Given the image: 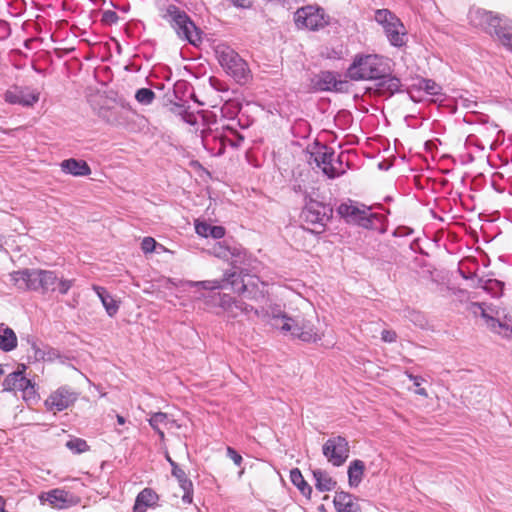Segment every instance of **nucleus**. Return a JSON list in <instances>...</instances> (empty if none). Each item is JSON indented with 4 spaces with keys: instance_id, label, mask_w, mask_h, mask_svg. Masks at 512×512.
Masks as SVG:
<instances>
[{
    "instance_id": "3",
    "label": "nucleus",
    "mask_w": 512,
    "mask_h": 512,
    "mask_svg": "<svg viewBox=\"0 0 512 512\" xmlns=\"http://www.w3.org/2000/svg\"><path fill=\"white\" fill-rule=\"evenodd\" d=\"M266 315L270 317L271 325L282 331L290 333L294 338L303 342H317L321 339L314 325L303 318L288 316L279 306L271 307Z\"/></svg>"
},
{
    "instance_id": "29",
    "label": "nucleus",
    "mask_w": 512,
    "mask_h": 512,
    "mask_svg": "<svg viewBox=\"0 0 512 512\" xmlns=\"http://www.w3.org/2000/svg\"><path fill=\"white\" fill-rule=\"evenodd\" d=\"M365 471V463L362 460L355 459L350 462L347 470L348 484L351 488H356L362 482Z\"/></svg>"
},
{
    "instance_id": "5",
    "label": "nucleus",
    "mask_w": 512,
    "mask_h": 512,
    "mask_svg": "<svg viewBox=\"0 0 512 512\" xmlns=\"http://www.w3.org/2000/svg\"><path fill=\"white\" fill-rule=\"evenodd\" d=\"M219 64L238 84H246L251 78L247 62L230 46L219 43L214 48Z\"/></svg>"
},
{
    "instance_id": "9",
    "label": "nucleus",
    "mask_w": 512,
    "mask_h": 512,
    "mask_svg": "<svg viewBox=\"0 0 512 512\" xmlns=\"http://www.w3.org/2000/svg\"><path fill=\"white\" fill-rule=\"evenodd\" d=\"M294 22L299 29L319 31L329 24L330 17L322 7L307 5L297 9Z\"/></svg>"
},
{
    "instance_id": "47",
    "label": "nucleus",
    "mask_w": 512,
    "mask_h": 512,
    "mask_svg": "<svg viewBox=\"0 0 512 512\" xmlns=\"http://www.w3.org/2000/svg\"><path fill=\"white\" fill-rule=\"evenodd\" d=\"M183 490L184 494L182 496V501L185 504H191L193 500V483L190 482V486L186 488V486H180Z\"/></svg>"
},
{
    "instance_id": "31",
    "label": "nucleus",
    "mask_w": 512,
    "mask_h": 512,
    "mask_svg": "<svg viewBox=\"0 0 512 512\" xmlns=\"http://www.w3.org/2000/svg\"><path fill=\"white\" fill-rule=\"evenodd\" d=\"M412 90L424 91L431 96L442 95V87L432 79L420 78L418 82L413 84Z\"/></svg>"
},
{
    "instance_id": "51",
    "label": "nucleus",
    "mask_w": 512,
    "mask_h": 512,
    "mask_svg": "<svg viewBox=\"0 0 512 512\" xmlns=\"http://www.w3.org/2000/svg\"><path fill=\"white\" fill-rule=\"evenodd\" d=\"M239 110H240V108L238 106L232 107L231 105L226 104L222 108V113L224 115L229 116L233 120L234 115L237 114L239 112Z\"/></svg>"
},
{
    "instance_id": "38",
    "label": "nucleus",
    "mask_w": 512,
    "mask_h": 512,
    "mask_svg": "<svg viewBox=\"0 0 512 512\" xmlns=\"http://www.w3.org/2000/svg\"><path fill=\"white\" fill-rule=\"evenodd\" d=\"M149 425L153 430H158L161 425L166 426L169 422L168 415L164 412H156L148 419Z\"/></svg>"
},
{
    "instance_id": "14",
    "label": "nucleus",
    "mask_w": 512,
    "mask_h": 512,
    "mask_svg": "<svg viewBox=\"0 0 512 512\" xmlns=\"http://www.w3.org/2000/svg\"><path fill=\"white\" fill-rule=\"evenodd\" d=\"M210 139H218L220 143L219 152L222 153L224 147L228 144L233 148H238L242 145L245 137L241 134L232 124L222 127L221 132L213 134L212 132L205 133L203 135L204 145H208Z\"/></svg>"
},
{
    "instance_id": "4",
    "label": "nucleus",
    "mask_w": 512,
    "mask_h": 512,
    "mask_svg": "<svg viewBox=\"0 0 512 512\" xmlns=\"http://www.w3.org/2000/svg\"><path fill=\"white\" fill-rule=\"evenodd\" d=\"M10 280L22 291H56L58 277L54 271L25 268L10 273Z\"/></svg>"
},
{
    "instance_id": "62",
    "label": "nucleus",
    "mask_w": 512,
    "mask_h": 512,
    "mask_svg": "<svg viewBox=\"0 0 512 512\" xmlns=\"http://www.w3.org/2000/svg\"><path fill=\"white\" fill-rule=\"evenodd\" d=\"M8 512V511H7Z\"/></svg>"
},
{
    "instance_id": "19",
    "label": "nucleus",
    "mask_w": 512,
    "mask_h": 512,
    "mask_svg": "<svg viewBox=\"0 0 512 512\" xmlns=\"http://www.w3.org/2000/svg\"><path fill=\"white\" fill-rule=\"evenodd\" d=\"M375 81V90L382 96L392 97L403 91L401 79L392 74L391 68L388 73H384L380 78H376Z\"/></svg>"
},
{
    "instance_id": "56",
    "label": "nucleus",
    "mask_w": 512,
    "mask_h": 512,
    "mask_svg": "<svg viewBox=\"0 0 512 512\" xmlns=\"http://www.w3.org/2000/svg\"><path fill=\"white\" fill-rule=\"evenodd\" d=\"M4 239H5V237L2 234H0V252H4L5 254H9L8 250L3 245Z\"/></svg>"
},
{
    "instance_id": "13",
    "label": "nucleus",
    "mask_w": 512,
    "mask_h": 512,
    "mask_svg": "<svg viewBox=\"0 0 512 512\" xmlns=\"http://www.w3.org/2000/svg\"><path fill=\"white\" fill-rule=\"evenodd\" d=\"M219 307L229 318H237L241 315H249L253 312L260 317V311L242 300L235 299L228 294H217Z\"/></svg>"
},
{
    "instance_id": "21",
    "label": "nucleus",
    "mask_w": 512,
    "mask_h": 512,
    "mask_svg": "<svg viewBox=\"0 0 512 512\" xmlns=\"http://www.w3.org/2000/svg\"><path fill=\"white\" fill-rule=\"evenodd\" d=\"M333 504L337 512H362L356 497L345 491L336 492Z\"/></svg>"
},
{
    "instance_id": "43",
    "label": "nucleus",
    "mask_w": 512,
    "mask_h": 512,
    "mask_svg": "<svg viewBox=\"0 0 512 512\" xmlns=\"http://www.w3.org/2000/svg\"><path fill=\"white\" fill-rule=\"evenodd\" d=\"M156 241L152 237H145L141 243V249L144 253H151L155 250Z\"/></svg>"
},
{
    "instance_id": "35",
    "label": "nucleus",
    "mask_w": 512,
    "mask_h": 512,
    "mask_svg": "<svg viewBox=\"0 0 512 512\" xmlns=\"http://www.w3.org/2000/svg\"><path fill=\"white\" fill-rule=\"evenodd\" d=\"M157 499L158 496L152 489L145 488L138 494L135 503L143 505L147 508L152 506Z\"/></svg>"
},
{
    "instance_id": "40",
    "label": "nucleus",
    "mask_w": 512,
    "mask_h": 512,
    "mask_svg": "<svg viewBox=\"0 0 512 512\" xmlns=\"http://www.w3.org/2000/svg\"><path fill=\"white\" fill-rule=\"evenodd\" d=\"M405 375L408 377L410 381L413 382L414 386L417 387V389L415 390L416 394L424 397L428 396L426 389L421 387V384L424 381V379L421 376H416L410 373L409 371H405Z\"/></svg>"
},
{
    "instance_id": "10",
    "label": "nucleus",
    "mask_w": 512,
    "mask_h": 512,
    "mask_svg": "<svg viewBox=\"0 0 512 512\" xmlns=\"http://www.w3.org/2000/svg\"><path fill=\"white\" fill-rule=\"evenodd\" d=\"M322 453L330 464L334 467H340L349 457V443L347 439L341 435L330 437L323 444Z\"/></svg>"
},
{
    "instance_id": "49",
    "label": "nucleus",
    "mask_w": 512,
    "mask_h": 512,
    "mask_svg": "<svg viewBox=\"0 0 512 512\" xmlns=\"http://www.w3.org/2000/svg\"><path fill=\"white\" fill-rule=\"evenodd\" d=\"M93 290L99 297L101 303H103L105 300H107L108 295L110 294L104 287L93 285Z\"/></svg>"
},
{
    "instance_id": "36",
    "label": "nucleus",
    "mask_w": 512,
    "mask_h": 512,
    "mask_svg": "<svg viewBox=\"0 0 512 512\" xmlns=\"http://www.w3.org/2000/svg\"><path fill=\"white\" fill-rule=\"evenodd\" d=\"M66 447L74 454H81L89 449L87 442L81 438H72L66 442Z\"/></svg>"
},
{
    "instance_id": "54",
    "label": "nucleus",
    "mask_w": 512,
    "mask_h": 512,
    "mask_svg": "<svg viewBox=\"0 0 512 512\" xmlns=\"http://www.w3.org/2000/svg\"><path fill=\"white\" fill-rule=\"evenodd\" d=\"M27 342L30 344L31 350L33 353L36 351L37 348H40L37 341L33 337H28Z\"/></svg>"
},
{
    "instance_id": "55",
    "label": "nucleus",
    "mask_w": 512,
    "mask_h": 512,
    "mask_svg": "<svg viewBox=\"0 0 512 512\" xmlns=\"http://www.w3.org/2000/svg\"><path fill=\"white\" fill-rule=\"evenodd\" d=\"M133 512H146V507H144L143 505L135 503L134 507H133Z\"/></svg>"
},
{
    "instance_id": "33",
    "label": "nucleus",
    "mask_w": 512,
    "mask_h": 512,
    "mask_svg": "<svg viewBox=\"0 0 512 512\" xmlns=\"http://www.w3.org/2000/svg\"><path fill=\"white\" fill-rule=\"evenodd\" d=\"M375 21L382 26L385 30L390 27L393 22L400 20L394 13H392L389 9H378L375 11Z\"/></svg>"
},
{
    "instance_id": "11",
    "label": "nucleus",
    "mask_w": 512,
    "mask_h": 512,
    "mask_svg": "<svg viewBox=\"0 0 512 512\" xmlns=\"http://www.w3.org/2000/svg\"><path fill=\"white\" fill-rule=\"evenodd\" d=\"M469 23L477 28L483 29L485 32L493 36L503 23L505 16L493 14L481 8H471L468 13Z\"/></svg>"
},
{
    "instance_id": "60",
    "label": "nucleus",
    "mask_w": 512,
    "mask_h": 512,
    "mask_svg": "<svg viewBox=\"0 0 512 512\" xmlns=\"http://www.w3.org/2000/svg\"><path fill=\"white\" fill-rule=\"evenodd\" d=\"M154 431L158 434V436L160 437V439H164L165 434H164L163 430H161L160 428H158V430H154Z\"/></svg>"
},
{
    "instance_id": "41",
    "label": "nucleus",
    "mask_w": 512,
    "mask_h": 512,
    "mask_svg": "<svg viewBox=\"0 0 512 512\" xmlns=\"http://www.w3.org/2000/svg\"><path fill=\"white\" fill-rule=\"evenodd\" d=\"M102 305L110 317L115 316L119 310V302L116 301L111 294L108 295L107 300H105Z\"/></svg>"
},
{
    "instance_id": "58",
    "label": "nucleus",
    "mask_w": 512,
    "mask_h": 512,
    "mask_svg": "<svg viewBox=\"0 0 512 512\" xmlns=\"http://www.w3.org/2000/svg\"><path fill=\"white\" fill-rule=\"evenodd\" d=\"M460 273H461V276L464 278V279H472L474 277V274L472 273H464L460 270Z\"/></svg>"
},
{
    "instance_id": "32",
    "label": "nucleus",
    "mask_w": 512,
    "mask_h": 512,
    "mask_svg": "<svg viewBox=\"0 0 512 512\" xmlns=\"http://www.w3.org/2000/svg\"><path fill=\"white\" fill-rule=\"evenodd\" d=\"M290 480L295 485L301 494L307 498L311 497L312 487L306 482L301 471L298 468H293L290 471Z\"/></svg>"
},
{
    "instance_id": "1",
    "label": "nucleus",
    "mask_w": 512,
    "mask_h": 512,
    "mask_svg": "<svg viewBox=\"0 0 512 512\" xmlns=\"http://www.w3.org/2000/svg\"><path fill=\"white\" fill-rule=\"evenodd\" d=\"M240 273L237 272H226L224 278L221 280H205V281H191V280H180L179 286L183 289L188 288H199L203 290L215 291L218 289L225 288V284H229L234 291L242 294L245 298L251 300H258L264 297V286L258 276L249 275L244 273V270L240 267Z\"/></svg>"
},
{
    "instance_id": "44",
    "label": "nucleus",
    "mask_w": 512,
    "mask_h": 512,
    "mask_svg": "<svg viewBox=\"0 0 512 512\" xmlns=\"http://www.w3.org/2000/svg\"><path fill=\"white\" fill-rule=\"evenodd\" d=\"M74 283V280H60V281H57V284H56V290H58V292L62 295H65L68 293V291L70 290V288L72 287Z\"/></svg>"
},
{
    "instance_id": "46",
    "label": "nucleus",
    "mask_w": 512,
    "mask_h": 512,
    "mask_svg": "<svg viewBox=\"0 0 512 512\" xmlns=\"http://www.w3.org/2000/svg\"><path fill=\"white\" fill-rule=\"evenodd\" d=\"M227 456L234 462L236 466H241L243 462L242 456L232 447L228 446L227 449Z\"/></svg>"
},
{
    "instance_id": "50",
    "label": "nucleus",
    "mask_w": 512,
    "mask_h": 512,
    "mask_svg": "<svg viewBox=\"0 0 512 512\" xmlns=\"http://www.w3.org/2000/svg\"><path fill=\"white\" fill-rule=\"evenodd\" d=\"M233 6L237 8L248 9L253 5L252 0H228Z\"/></svg>"
},
{
    "instance_id": "12",
    "label": "nucleus",
    "mask_w": 512,
    "mask_h": 512,
    "mask_svg": "<svg viewBox=\"0 0 512 512\" xmlns=\"http://www.w3.org/2000/svg\"><path fill=\"white\" fill-rule=\"evenodd\" d=\"M40 93L29 86L13 85L4 94V100L12 105L32 107L39 101Z\"/></svg>"
},
{
    "instance_id": "8",
    "label": "nucleus",
    "mask_w": 512,
    "mask_h": 512,
    "mask_svg": "<svg viewBox=\"0 0 512 512\" xmlns=\"http://www.w3.org/2000/svg\"><path fill=\"white\" fill-rule=\"evenodd\" d=\"M370 210L369 207L352 201L341 203L337 208L338 214L348 222H354L365 229H376L377 225L382 223L383 218Z\"/></svg>"
},
{
    "instance_id": "34",
    "label": "nucleus",
    "mask_w": 512,
    "mask_h": 512,
    "mask_svg": "<svg viewBox=\"0 0 512 512\" xmlns=\"http://www.w3.org/2000/svg\"><path fill=\"white\" fill-rule=\"evenodd\" d=\"M166 459L172 468V475L178 480L179 486H190L191 480L187 477L185 471L167 454Z\"/></svg>"
},
{
    "instance_id": "27",
    "label": "nucleus",
    "mask_w": 512,
    "mask_h": 512,
    "mask_svg": "<svg viewBox=\"0 0 512 512\" xmlns=\"http://www.w3.org/2000/svg\"><path fill=\"white\" fill-rule=\"evenodd\" d=\"M18 338L14 330L4 323L0 324V350L3 352H11L16 349Z\"/></svg>"
},
{
    "instance_id": "48",
    "label": "nucleus",
    "mask_w": 512,
    "mask_h": 512,
    "mask_svg": "<svg viewBox=\"0 0 512 512\" xmlns=\"http://www.w3.org/2000/svg\"><path fill=\"white\" fill-rule=\"evenodd\" d=\"M397 338L396 332L392 330H383L381 333V339L386 343L395 342Z\"/></svg>"
},
{
    "instance_id": "30",
    "label": "nucleus",
    "mask_w": 512,
    "mask_h": 512,
    "mask_svg": "<svg viewBox=\"0 0 512 512\" xmlns=\"http://www.w3.org/2000/svg\"><path fill=\"white\" fill-rule=\"evenodd\" d=\"M493 35L507 50L512 52V21L506 17Z\"/></svg>"
},
{
    "instance_id": "18",
    "label": "nucleus",
    "mask_w": 512,
    "mask_h": 512,
    "mask_svg": "<svg viewBox=\"0 0 512 512\" xmlns=\"http://www.w3.org/2000/svg\"><path fill=\"white\" fill-rule=\"evenodd\" d=\"M314 161L320 167L325 175L330 179L339 177L344 171H339L334 165L335 152L332 148L325 145L321 146L314 154Z\"/></svg>"
},
{
    "instance_id": "61",
    "label": "nucleus",
    "mask_w": 512,
    "mask_h": 512,
    "mask_svg": "<svg viewBox=\"0 0 512 512\" xmlns=\"http://www.w3.org/2000/svg\"><path fill=\"white\" fill-rule=\"evenodd\" d=\"M4 374V369L3 367L0 365V375H3Z\"/></svg>"
},
{
    "instance_id": "23",
    "label": "nucleus",
    "mask_w": 512,
    "mask_h": 512,
    "mask_svg": "<svg viewBox=\"0 0 512 512\" xmlns=\"http://www.w3.org/2000/svg\"><path fill=\"white\" fill-rule=\"evenodd\" d=\"M385 35L389 41V43L394 47H402L406 45L407 42V32L405 26L398 20L393 22L390 27L384 30Z\"/></svg>"
},
{
    "instance_id": "26",
    "label": "nucleus",
    "mask_w": 512,
    "mask_h": 512,
    "mask_svg": "<svg viewBox=\"0 0 512 512\" xmlns=\"http://www.w3.org/2000/svg\"><path fill=\"white\" fill-rule=\"evenodd\" d=\"M196 233L204 238L221 239L225 236V228L220 225H211L206 221H195Z\"/></svg>"
},
{
    "instance_id": "15",
    "label": "nucleus",
    "mask_w": 512,
    "mask_h": 512,
    "mask_svg": "<svg viewBox=\"0 0 512 512\" xmlns=\"http://www.w3.org/2000/svg\"><path fill=\"white\" fill-rule=\"evenodd\" d=\"M211 253L217 258L230 261L235 269L240 268L246 256L245 250L242 247L230 246L226 240L213 245Z\"/></svg>"
},
{
    "instance_id": "16",
    "label": "nucleus",
    "mask_w": 512,
    "mask_h": 512,
    "mask_svg": "<svg viewBox=\"0 0 512 512\" xmlns=\"http://www.w3.org/2000/svg\"><path fill=\"white\" fill-rule=\"evenodd\" d=\"M77 400V394L68 386L59 387L46 399L45 406L48 410L61 412Z\"/></svg>"
},
{
    "instance_id": "2",
    "label": "nucleus",
    "mask_w": 512,
    "mask_h": 512,
    "mask_svg": "<svg viewBox=\"0 0 512 512\" xmlns=\"http://www.w3.org/2000/svg\"><path fill=\"white\" fill-rule=\"evenodd\" d=\"M391 60L376 53H357L346 69L345 76L351 81H375L390 70Z\"/></svg>"
},
{
    "instance_id": "28",
    "label": "nucleus",
    "mask_w": 512,
    "mask_h": 512,
    "mask_svg": "<svg viewBox=\"0 0 512 512\" xmlns=\"http://www.w3.org/2000/svg\"><path fill=\"white\" fill-rule=\"evenodd\" d=\"M312 475L315 481V487L319 492L332 491L337 485V482L325 470L314 469L312 470Z\"/></svg>"
},
{
    "instance_id": "24",
    "label": "nucleus",
    "mask_w": 512,
    "mask_h": 512,
    "mask_svg": "<svg viewBox=\"0 0 512 512\" xmlns=\"http://www.w3.org/2000/svg\"><path fill=\"white\" fill-rule=\"evenodd\" d=\"M25 369L26 367L22 365V369H17L7 375L3 382L4 389L7 391H21L23 388H27L30 379L25 377Z\"/></svg>"
},
{
    "instance_id": "25",
    "label": "nucleus",
    "mask_w": 512,
    "mask_h": 512,
    "mask_svg": "<svg viewBox=\"0 0 512 512\" xmlns=\"http://www.w3.org/2000/svg\"><path fill=\"white\" fill-rule=\"evenodd\" d=\"M47 501L55 508L64 509L72 506L74 496L63 489H53L47 493Z\"/></svg>"
},
{
    "instance_id": "37",
    "label": "nucleus",
    "mask_w": 512,
    "mask_h": 512,
    "mask_svg": "<svg viewBox=\"0 0 512 512\" xmlns=\"http://www.w3.org/2000/svg\"><path fill=\"white\" fill-rule=\"evenodd\" d=\"M135 99L142 105H150L155 99V93L150 88H140L135 93Z\"/></svg>"
},
{
    "instance_id": "6",
    "label": "nucleus",
    "mask_w": 512,
    "mask_h": 512,
    "mask_svg": "<svg viewBox=\"0 0 512 512\" xmlns=\"http://www.w3.org/2000/svg\"><path fill=\"white\" fill-rule=\"evenodd\" d=\"M170 23L179 38L197 45L202 41L201 32L188 14L174 4L168 5L162 15Z\"/></svg>"
},
{
    "instance_id": "45",
    "label": "nucleus",
    "mask_w": 512,
    "mask_h": 512,
    "mask_svg": "<svg viewBox=\"0 0 512 512\" xmlns=\"http://www.w3.org/2000/svg\"><path fill=\"white\" fill-rule=\"evenodd\" d=\"M21 391L23 392V398L26 401L35 400L37 398L34 384L31 381L29 382L27 388H23Z\"/></svg>"
},
{
    "instance_id": "52",
    "label": "nucleus",
    "mask_w": 512,
    "mask_h": 512,
    "mask_svg": "<svg viewBox=\"0 0 512 512\" xmlns=\"http://www.w3.org/2000/svg\"><path fill=\"white\" fill-rule=\"evenodd\" d=\"M460 101L461 106L470 110L471 112H474V109L477 107V102L469 98H461Z\"/></svg>"
},
{
    "instance_id": "22",
    "label": "nucleus",
    "mask_w": 512,
    "mask_h": 512,
    "mask_svg": "<svg viewBox=\"0 0 512 512\" xmlns=\"http://www.w3.org/2000/svg\"><path fill=\"white\" fill-rule=\"evenodd\" d=\"M62 172L75 177L88 176L91 174V168L85 160L69 158L60 163Z\"/></svg>"
},
{
    "instance_id": "7",
    "label": "nucleus",
    "mask_w": 512,
    "mask_h": 512,
    "mask_svg": "<svg viewBox=\"0 0 512 512\" xmlns=\"http://www.w3.org/2000/svg\"><path fill=\"white\" fill-rule=\"evenodd\" d=\"M331 216L332 208L330 206L312 198H306L305 205L300 214L301 220L307 225L306 229L315 234L324 232Z\"/></svg>"
},
{
    "instance_id": "59",
    "label": "nucleus",
    "mask_w": 512,
    "mask_h": 512,
    "mask_svg": "<svg viewBox=\"0 0 512 512\" xmlns=\"http://www.w3.org/2000/svg\"><path fill=\"white\" fill-rule=\"evenodd\" d=\"M5 501L3 497L0 496V512H7L4 508Z\"/></svg>"
},
{
    "instance_id": "53",
    "label": "nucleus",
    "mask_w": 512,
    "mask_h": 512,
    "mask_svg": "<svg viewBox=\"0 0 512 512\" xmlns=\"http://www.w3.org/2000/svg\"><path fill=\"white\" fill-rule=\"evenodd\" d=\"M33 357L36 361L50 359V357H47L46 351L41 347L36 349V351L33 353Z\"/></svg>"
},
{
    "instance_id": "20",
    "label": "nucleus",
    "mask_w": 512,
    "mask_h": 512,
    "mask_svg": "<svg viewBox=\"0 0 512 512\" xmlns=\"http://www.w3.org/2000/svg\"><path fill=\"white\" fill-rule=\"evenodd\" d=\"M311 85L317 91H332L339 90L338 86L342 85V82L336 79L334 72L321 71L311 78Z\"/></svg>"
},
{
    "instance_id": "17",
    "label": "nucleus",
    "mask_w": 512,
    "mask_h": 512,
    "mask_svg": "<svg viewBox=\"0 0 512 512\" xmlns=\"http://www.w3.org/2000/svg\"><path fill=\"white\" fill-rule=\"evenodd\" d=\"M472 306L477 309L474 310V313L480 312L481 317L485 320L487 327L492 332L512 341V322L510 320H500L488 315L483 303H473Z\"/></svg>"
},
{
    "instance_id": "42",
    "label": "nucleus",
    "mask_w": 512,
    "mask_h": 512,
    "mask_svg": "<svg viewBox=\"0 0 512 512\" xmlns=\"http://www.w3.org/2000/svg\"><path fill=\"white\" fill-rule=\"evenodd\" d=\"M102 22L108 25L115 24L119 20L117 13L113 10H105L102 13Z\"/></svg>"
},
{
    "instance_id": "57",
    "label": "nucleus",
    "mask_w": 512,
    "mask_h": 512,
    "mask_svg": "<svg viewBox=\"0 0 512 512\" xmlns=\"http://www.w3.org/2000/svg\"><path fill=\"white\" fill-rule=\"evenodd\" d=\"M116 419L119 425H124L126 423V419L122 415L117 414Z\"/></svg>"
},
{
    "instance_id": "39",
    "label": "nucleus",
    "mask_w": 512,
    "mask_h": 512,
    "mask_svg": "<svg viewBox=\"0 0 512 512\" xmlns=\"http://www.w3.org/2000/svg\"><path fill=\"white\" fill-rule=\"evenodd\" d=\"M405 317L409 321L414 323L416 326L421 328L425 327V325L427 324L425 316L421 312L416 310L407 309L405 311Z\"/></svg>"
}]
</instances>
